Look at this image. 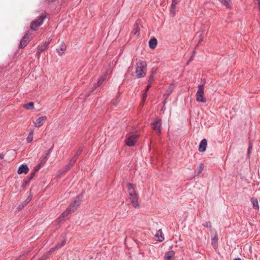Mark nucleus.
<instances>
[{
  "label": "nucleus",
  "mask_w": 260,
  "mask_h": 260,
  "mask_svg": "<svg viewBox=\"0 0 260 260\" xmlns=\"http://www.w3.org/2000/svg\"><path fill=\"white\" fill-rule=\"evenodd\" d=\"M82 198V195H79L75 199L74 202L70 204L68 208L58 217L59 221H62L64 218L68 217L69 215L76 211L80 205V201Z\"/></svg>",
  "instance_id": "f257e3e1"
},
{
  "label": "nucleus",
  "mask_w": 260,
  "mask_h": 260,
  "mask_svg": "<svg viewBox=\"0 0 260 260\" xmlns=\"http://www.w3.org/2000/svg\"><path fill=\"white\" fill-rule=\"evenodd\" d=\"M147 63L144 60H140L136 63L135 73L137 78H142L146 75Z\"/></svg>",
  "instance_id": "f03ea898"
},
{
  "label": "nucleus",
  "mask_w": 260,
  "mask_h": 260,
  "mask_svg": "<svg viewBox=\"0 0 260 260\" xmlns=\"http://www.w3.org/2000/svg\"><path fill=\"white\" fill-rule=\"evenodd\" d=\"M46 18V16L45 14H42L39 18L32 21L30 25V28L32 30H36L38 28L43 24L44 20Z\"/></svg>",
  "instance_id": "7ed1b4c3"
},
{
  "label": "nucleus",
  "mask_w": 260,
  "mask_h": 260,
  "mask_svg": "<svg viewBox=\"0 0 260 260\" xmlns=\"http://www.w3.org/2000/svg\"><path fill=\"white\" fill-rule=\"evenodd\" d=\"M204 85H200L198 86V89L196 93V100L198 102L205 103L206 99L204 97Z\"/></svg>",
  "instance_id": "20e7f679"
},
{
  "label": "nucleus",
  "mask_w": 260,
  "mask_h": 260,
  "mask_svg": "<svg viewBox=\"0 0 260 260\" xmlns=\"http://www.w3.org/2000/svg\"><path fill=\"white\" fill-rule=\"evenodd\" d=\"M153 125V129L158 135H160L161 131V120L158 118L156 117L153 122L151 123Z\"/></svg>",
  "instance_id": "39448f33"
},
{
  "label": "nucleus",
  "mask_w": 260,
  "mask_h": 260,
  "mask_svg": "<svg viewBox=\"0 0 260 260\" xmlns=\"http://www.w3.org/2000/svg\"><path fill=\"white\" fill-rule=\"evenodd\" d=\"M138 139V136L133 135L128 137L125 140V144L128 146H133Z\"/></svg>",
  "instance_id": "423d86ee"
},
{
  "label": "nucleus",
  "mask_w": 260,
  "mask_h": 260,
  "mask_svg": "<svg viewBox=\"0 0 260 260\" xmlns=\"http://www.w3.org/2000/svg\"><path fill=\"white\" fill-rule=\"evenodd\" d=\"M31 38L30 34H26L20 40L19 47L21 48L25 47L31 40Z\"/></svg>",
  "instance_id": "0eeeda50"
},
{
  "label": "nucleus",
  "mask_w": 260,
  "mask_h": 260,
  "mask_svg": "<svg viewBox=\"0 0 260 260\" xmlns=\"http://www.w3.org/2000/svg\"><path fill=\"white\" fill-rule=\"evenodd\" d=\"M129 199L131 202L134 208H138L139 207V203H138V194L137 193L129 194Z\"/></svg>",
  "instance_id": "6e6552de"
},
{
  "label": "nucleus",
  "mask_w": 260,
  "mask_h": 260,
  "mask_svg": "<svg viewBox=\"0 0 260 260\" xmlns=\"http://www.w3.org/2000/svg\"><path fill=\"white\" fill-rule=\"evenodd\" d=\"M47 120L46 116H42L38 118L36 121L34 122L35 126L37 127H40L42 126L45 121Z\"/></svg>",
  "instance_id": "1a4fd4ad"
},
{
  "label": "nucleus",
  "mask_w": 260,
  "mask_h": 260,
  "mask_svg": "<svg viewBox=\"0 0 260 260\" xmlns=\"http://www.w3.org/2000/svg\"><path fill=\"white\" fill-rule=\"evenodd\" d=\"M207 146V140L206 139H203L201 141L199 147V151L201 152H204L206 151Z\"/></svg>",
  "instance_id": "9d476101"
},
{
  "label": "nucleus",
  "mask_w": 260,
  "mask_h": 260,
  "mask_svg": "<svg viewBox=\"0 0 260 260\" xmlns=\"http://www.w3.org/2000/svg\"><path fill=\"white\" fill-rule=\"evenodd\" d=\"M175 253V252L174 250H170L167 252L164 256V260H174Z\"/></svg>",
  "instance_id": "9b49d317"
},
{
  "label": "nucleus",
  "mask_w": 260,
  "mask_h": 260,
  "mask_svg": "<svg viewBox=\"0 0 260 260\" xmlns=\"http://www.w3.org/2000/svg\"><path fill=\"white\" fill-rule=\"evenodd\" d=\"M76 160H77L76 159V158L72 157L68 165H67L66 167L63 168V169L62 170V172L64 173L69 171L73 167V166L76 162Z\"/></svg>",
  "instance_id": "f8f14e48"
},
{
  "label": "nucleus",
  "mask_w": 260,
  "mask_h": 260,
  "mask_svg": "<svg viewBox=\"0 0 260 260\" xmlns=\"http://www.w3.org/2000/svg\"><path fill=\"white\" fill-rule=\"evenodd\" d=\"M29 171V168L26 165H21L17 171V173L18 174H21L22 173L27 174Z\"/></svg>",
  "instance_id": "ddd939ff"
},
{
  "label": "nucleus",
  "mask_w": 260,
  "mask_h": 260,
  "mask_svg": "<svg viewBox=\"0 0 260 260\" xmlns=\"http://www.w3.org/2000/svg\"><path fill=\"white\" fill-rule=\"evenodd\" d=\"M50 43V41H45L42 44L39 45L37 49L41 52H43L48 49Z\"/></svg>",
  "instance_id": "4468645a"
},
{
  "label": "nucleus",
  "mask_w": 260,
  "mask_h": 260,
  "mask_svg": "<svg viewBox=\"0 0 260 260\" xmlns=\"http://www.w3.org/2000/svg\"><path fill=\"white\" fill-rule=\"evenodd\" d=\"M66 48L67 47L66 44L63 42H62L59 45V47L56 49V50L57 52L59 54V55H61L64 53V51H66Z\"/></svg>",
  "instance_id": "2eb2a0df"
},
{
  "label": "nucleus",
  "mask_w": 260,
  "mask_h": 260,
  "mask_svg": "<svg viewBox=\"0 0 260 260\" xmlns=\"http://www.w3.org/2000/svg\"><path fill=\"white\" fill-rule=\"evenodd\" d=\"M127 187L129 195L137 193L135 190V185L134 184L128 183Z\"/></svg>",
  "instance_id": "dca6fc26"
},
{
  "label": "nucleus",
  "mask_w": 260,
  "mask_h": 260,
  "mask_svg": "<svg viewBox=\"0 0 260 260\" xmlns=\"http://www.w3.org/2000/svg\"><path fill=\"white\" fill-rule=\"evenodd\" d=\"M155 237L157 238V241L159 242H162L165 239L163 237L161 230H159L157 231L155 234Z\"/></svg>",
  "instance_id": "f3484780"
},
{
  "label": "nucleus",
  "mask_w": 260,
  "mask_h": 260,
  "mask_svg": "<svg viewBox=\"0 0 260 260\" xmlns=\"http://www.w3.org/2000/svg\"><path fill=\"white\" fill-rule=\"evenodd\" d=\"M157 40L155 38L151 39L149 40V45L151 49H154L157 45Z\"/></svg>",
  "instance_id": "a211bd4d"
},
{
  "label": "nucleus",
  "mask_w": 260,
  "mask_h": 260,
  "mask_svg": "<svg viewBox=\"0 0 260 260\" xmlns=\"http://www.w3.org/2000/svg\"><path fill=\"white\" fill-rule=\"evenodd\" d=\"M204 169V165L203 164H200L199 167L194 171V175L198 176L200 175Z\"/></svg>",
  "instance_id": "6ab92c4d"
},
{
  "label": "nucleus",
  "mask_w": 260,
  "mask_h": 260,
  "mask_svg": "<svg viewBox=\"0 0 260 260\" xmlns=\"http://www.w3.org/2000/svg\"><path fill=\"white\" fill-rule=\"evenodd\" d=\"M251 201L253 205V207L254 209L258 210L259 209L258 203L256 198H252Z\"/></svg>",
  "instance_id": "aec40b11"
},
{
  "label": "nucleus",
  "mask_w": 260,
  "mask_h": 260,
  "mask_svg": "<svg viewBox=\"0 0 260 260\" xmlns=\"http://www.w3.org/2000/svg\"><path fill=\"white\" fill-rule=\"evenodd\" d=\"M23 107L27 110H32L34 109V104L32 102H30L23 105Z\"/></svg>",
  "instance_id": "412c9836"
},
{
  "label": "nucleus",
  "mask_w": 260,
  "mask_h": 260,
  "mask_svg": "<svg viewBox=\"0 0 260 260\" xmlns=\"http://www.w3.org/2000/svg\"><path fill=\"white\" fill-rule=\"evenodd\" d=\"M221 3L226 8H231V0H220Z\"/></svg>",
  "instance_id": "4be33fe9"
},
{
  "label": "nucleus",
  "mask_w": 260,
  "mask_h": 260,
  "mask_svg": "<svg viewBox=\"0 0 260 260\" xmlns=\"http://www.w3.org/2000/svg\"><path fill=\"white\" fill-rule=\"evenodd\" d=\"M106 75H104L101 77L100 79L96 83V87H100L102 84L106 79Z\"/></svg>",
  "instance_id": "5701e85b"
},
{
  "label": "nucleus",
  "mask_w": 260,
  "mask_h": 260,
  "mask_svg": "<svg viewBox=\"0 0 260 260\" xmlns=\"http://www.w3.org/2000/svg\"><path fill=\"white\" fill-rule=\"evenodd\" d=\"M32 196L31 195H29L27 198L24 201V202L22 203V206H21V207H24L25 206H26L27 204H28L30 201L32 199Z\"/></svg>",
  "instance_id": "b1692460"
},
{
  "label": "nucleus",
  "mask_w": 260,
  "mask_h": 260,
  "mask_svg": "<svg viewBox=\"0 0 260 260\" xmlns=\"http://www.w3.org/2000/svg\"><path fill=\"white\" fill-rule=\"evenodd\" d=\"M83 151V148H79L76 151L75 155L73 157V158H76V159L77 160L79 156L81 154L82 152Z\"/></svg>",
  "instance_id": "393cba45"
},
{
  "label": "nucleus",
  "mask_w": 260,
  "mask_h": 260,
  "mask_svg": "<svg viewBox=\"0 0 260 260\" xmlns=\"http://www.w3.org/2000/svg\"><path fill=\"white\" fill-rule=\"evenodd\" d=\"M33 140V131H31L28 134L26 141L28 143H30Z\"/></svg>",
  "instance_id": "a878e982"
},
{
  "label": "nucleus",
  "mask_w": 260,
  "mask_h": 260,
  "mask_svg": "<svg viewBox=\"0 0 260 260\" xmlns=\"http://www.w3.org/2000/svg\"><path fill=\"white\" fill-rule=\"evenodd\" d=\"M177 5H173V4H171V8H170V13L171 14H172L173 16H174L176 13H175V9Z\"/></svg>",
  "instance_id": "bb28decb"
},
{
  "label": "nucleus",
  "mask_w": 260,
  "mask_h": 260,
  "mask_svg": "<svg viewBox=\"0 0 260 260\" xmlns=\"http://www.w3.org/2000/svg\"><path fill=\"white\" fill-rule=\"evenodd\" d=\"M217 241V236L216 235L212 239V244L214 248H217L218 244Z\"/></svg>",
  "instance_id": "cd10ccee"
},
{
  "label": "nucleus",
  "mask_w": 260,
  "mask_h": 260,
  "mask_svg": "<svg viewBox=\"0 0 260 260\" xmlns=\"http://www.w3.org/2000/svg\"><path fill=\"white\" fill-rule=\"evenodd\" d=\"M139 31L140 28L137 25H136L135 28L134 29L133 34L135 35H138L139 34Z\"/></svg>",
  "instance_id": "c85d7f7f"
},
{
  "label": "nucleus",
  "mask_w": 260,
  "mask_h": 260,
  "mask_svg": "<svg viewBox=\"0 0 260 260\" xmlns=\"http://www.w3.org/2000/svg\"><path fill=\"white\" fill-rule=\"evenodd\" d=\"M154 74H155L154 72H152V74L149 77V80H148V84H152V82L153 81Z\"/></svg>",
  "instance_id": "c756f323"
},
{
  "label": "nucleus",
  "mask_w": 260,
  "mask_h": 260,
  "mask_svg": "<svg viewBox=\"0 0 260 260\" xmlns=\"http://www.w3.org/2000/svg\"><path fill=\"white\" fill-rule=\"evenodd\" d=\"M30 180H28V179L24 180L22 184V186L21 187H23V188H24L25 186H26L27 185H28L30 182Z\"/></svg>",
  "instance_id": "7c9ffc66"
},
{
  "label": "nucleus",
  "mask_w": 260,
  "mask_h": 260,
  "mask_svg": "<svg viewBox=\"0 0 260 260\" xmlns=\"http://www.w3.org/2000/svg\"><path fill=\"white\" fill-rule=\"evenodd\" d=\"M66 241V240L64 239L61 242V243H60V244H58L55 247H56V248H61L62 246H63L65 244V242Z\"/></svg>",
  "instance_id": "2f4dec72"
},
{
  "label": "nucleus",
  "mask_w": 260,
  "mask_h": 260,
  "mask_svg": "<svg viewBox=\"0 0 260 260\" xmlns=\"http://www.w3.org/2000/svg\"><path fill=\"white\" fill-rule=\"evenodd\" d=\"M203 225L206 228H211V224L210 221H207L203 223Z\"/></svg>",
  "instance_id": "473e14b6"
},
{
  "label": "nucleus",
  "mask_w": 260,
  "mask_h": 260,
  "mask_svg": "<svg viewBox=\"0 0 260 260\" xmlns=\"http://www.w3.org/2000/svg\"><path fill=\"white\" fill-rule=\"evenodd\" d=\"M119 101H120V100L119 99V97L117 96L116 98V99L113 101H112V104L114 106H116L117 105V104L119 102Z\"/></svg>",
  "instance_id": "72a5a7b5"
},
{
  "label": "nucleus",
  "mask_w": 260,
  "mask_h": 260,
  "mask_svg": "<svg viewBox=\"0 0 260 260\" xmlns=\"http://www.w3.org/2000/svg\"><path fill=\"white\" fill-rule=\"evenodd\" d=\"M199 37H200V39H199V43H198V44L196 45V48L197 47H198V46H199V44H200V43H201L203 41V38H204V37H203V34H201L200 35Z\"/></svg>",
  "instance_id": "f704fd0d"
},
{
  "label": "nucleus",
  "mask_w": 260,
  "mask_h": 260,
  "mask_svg": "<svg viewBox=\"0 0 260 260\" xmlns=\"http://www.w3.org/2000/svg\"><path fill=\"white\" fill-rule=\"evenodd\" d=\"M48 158L47 157H44L41 161V162H40V164L42 166H43L44 165L46 162L47 160H48Z\"/></svg>",
  "instance_id": "c9c22d12"
},
{
  "label": "nucleus",
  "mask_w": 260,
  "mask_h": 260,
  "mask_svg": "<svg viewBox=\"0 0 260 260\" xmlns=\"http://www.w3.org/2000/svg\"><path fill=\"white\" fill-rule=\"evenodd\" d=\"M43 167L40 163L34 168V172L36 173Z\"/></svg>",
  "instance_id": "e433bc0d"
},
{
  "label": "nucleus",
  "mask_w": 260,
  "mask_h": 260,
  "mask_svg": "<svg viewBox=\"0 0 260 260\" xmlns=\"http://www.w3.org/2000/svg\"><path fill=\"white\" fill-rule=\"evenodd\" d=\"M173 88L171 86H170L168 90H167V96H169L173 91Z\"/></svg>",
  "instance_id": "4c0bfd02"
},
{
  "label": "nucleus",
  "mask_w": 260,
  "mask_h": 260,
  "mask_svg": "<svg viewBox=\"0 0 260 260\" xmlns=\"http://www.w3.org/2000/svg\"><path fill=\"white\" fill-rule=\"evenodd\" d=\"M252 144L251 143H249V147H248V150H247V155L248 157L249 156L250 150L252 149Z\"/></svg>",
  "instance_id": "58836bf2"
},
{
  "label": "nucleus",
  "mask_w": 260,
  "mask_h": 260,
  "mask_svg": "<svg viewBox=\"0 0 260 260\" xmlns=\"http://www.w3.org/2000/svg\"><path fill=\"white\" fill-rule=\"evenodd\" d=\"M147 96V92H144L142 96V102L144 103Z\"/></svg>",
  "instance_id": "ea45409f"
},
{
  "label": "nucleus",
  "mask_w": 260,
  "mask_h": 260,
  "mask_svg": "<svg viewBox=\"0 0 260 260\" xmlns=\"http://www.w3.org/2000/svg\"><path fill=\"white\" fill-rule=\"evenodd\" d=\"M52 150H53V146L47 151V152L46 153V156L45 157H47V158H48L50 156V153L52 151Z\"/></svg>",
  "instance_id": "a19ab883"
},
{
  "label": "nucleus",
  "mask_w": 260,
  "mask_h": 260,
  "mask_svg": "<svg viewBox=\"0 0 260 260\" xmlns=\"http://www.w3.org/2000/svg\"><path fill=\"white\" fill-rule=\"evenodd\" d=\"M35 174H36V173L35 172H34L33 173H32L30 176L28 177V179L30 181L31 180V179L35 177Z\"/></svg>",
  "instance_id": "79ce46f5"
},
{
  "label": "nucleus",
  "mask_w": 260,
  "mask_h": 260,
  "mask_svg": "<svg viewBox=\"0 0 260 260\" xmlns=\"http://www.w3.org/2000/svg\"><path fill=\"white\" fill-rule=\"evenodd\" d=\"M47 258H48V257L47 255H43L38 260H46L47 259Z\"/></svg>",
  "instance_id": "37998d69"
},
{
  "label": "nucleus",
  "mask_w": 260,
  "mask_h": 260,
  "mask_svg": "<svg viewBox=\"0 0 260 260\" xmlns=\"http://www.w3.org/2000/svg\"><path fill=\"white\" fill-rule=\"evenodd\" d=\"M195 54H196V51H195V50H194V51L192 52V55H191V56L190 58L189 59V60H188V63L189 61H190L192 59V58H193V57L194 56Z\"/></svg>",
  "instance_id": "c03bdc74"
},
{
  "label": "nucleus",
  "mask_w": 260,
  "mask_h": 260,
  "mask_svg": "<svg viewBox=\"0 0 260 260\" xmlns=\"http://www.w3.org/2000/svg\"><path fill=\"white\" fill-rule=\"evenodd\" d=\"M151 84H148L147 85V86H146L145 92H147L149 90V88L151 87Z\"/></svg>",
  "instance_id": "a18cd8bd"
},
{
  "label": "nucleus",
  "mask_w": 260,
  "mask_h": 260,
  "mask_svg": "<svg viewBox=\"0 0 260 260\" xmlns=\"http://www.w3.org/2000/svg\"><path fill=\"white\" fill-rule=\"evenodd\" d=\"M180 2V0H172V4H173V5H177L179 2Z\"/></svg>",
  "instance_id": "49530a36"
},
{
  "label": "nucleus",
  "mask_w": 260,
  "mask_h": 260,
  "mask_svg": "<svg viewBox=\"0 0 260 260\" xmlns=\"http://www.w3.org/2000/svg\"><path fill=\"white\" fill-rule=\"evenodd\" d=\"M41 52L40 51L37 49V56L38 58H40L41 56Z\"/></svg>",
  "instance_id": "de8ad7c7"
},
{
  "label": "nucleus",
  "mask_w": 260,
  "mask_h": 260,
  "mask_svg": "<svg viewBox=\"0 0 260 260\" xmlns=\"http://www.w3.org/2000/svg\"><path fill=\"white\" fill-rule=\"evenodd\" d=\"M55 249H56V247H55L51 248L50 250L49 251V252H53Z\"/></svg>",
  "instance_id": "09e8293b"
},
{
  "label": "nucleus",
  "mask_w": 260,
  "mask_h": 260,
  "mask_svg": "<svg viewBox=\"0 0 260 260\" xmlns=\"http://www.w3.org/2000/svg\"><path fill=\"white\" fill-rule=\"evenodd\" d=\"M4 158V155L2 154H0V159H3Z\"/></svg>",
  "instance_id": "8fccbe9b"
},
{
  "label": "nucleus",
  "mask_w": 260,
  "mask_h": 260,
  "mask_svg": "<svg viewBox=\"0 0 260 260\" xmlns=\"http://www.w3.org/2000/svg\"><path fill=\"white\" fill-rule=\"evenodd\" d=\"M46 1L48 2H53L54 0H46Z\"/></svg>",
  "instance_id": "3c124183"
},
{
  "label": "nucleus",
  "mask_w": 260,
  "mask_h": 260,
  "mask_svg": "<svg viewBox=\"0 0 260 260\" xmlns=\"http://www.w3.org/2000/svg\"><path fill=\"white\" fill-rule=\"evenodd\" d=\"M234 260H241V259L240 258H235Z\"/></svg>",
  "instance_id": "603ef678"
},
{
  "label": "nucleus",
  "mask_w": 260,
  "mask_h": 260,
  "mask_svg": "<svg viewBox=\"0 0 260 260\" xmlns=\"http://www.w3.org/2000/svg\"><path fill=\"white\" fill-rule=\"evenodd\" d=\"M166 99L163 102L164 104H165L166 103Z\"/></svg>",
  "instance_id": "864d4df0"
}]
</instances>
